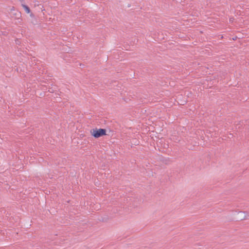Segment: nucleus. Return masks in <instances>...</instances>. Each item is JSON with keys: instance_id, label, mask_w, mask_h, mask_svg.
I'll list each match as a JSON object with an SVG mask.
<instances>
[{"instance_id": "f257e3e1", "label": "nucleus", "mask_w": 249, "mask_h": 249, "mask_svg": "<svg viewBox=\"0 0 249 249\" xmlns=\"http://www.w3.org/2000/svg\"><path fill=\"white\" fill-rule=\"evenodd\" d=\"M107 130L106 129L103 128H93L91 129L90 133L91 135L95 138H98L103 136L107 135Z\"/></svg>"}, {"instance_id": "f03ea898", "label": "nucleus", "mask_w": 249, "mask_h": 249, "mask_svg": "<svg viewBox=\"0 0 249 249\" xmlns=\"http://www.w3.org/2000/svg\"><path fill=\"white\" fill-rule=\"evenodd\" d=\"M247 213L246 211H240L237 214L236 221H241L246 219L247 217Z\"/></svg>"}, {"instance_id": "7ed1b4c3", "label": "nucleus", "mask_w": 249, "mask_h": 249, "mask_svg": "<svg viewBox=\"0 0 249 249\" xmlns=\"http://www.w3.org/2000/svg\"><path fill=\"white\" fill-rule=\"evenodd\" d=\"M12 15L15 17L17 19H19L21 17V13L18 11H15L14 7H13L11 9Z\"/></svg>"}, {"instance_id": "20e7f679", "label": "nucleus", "mask_w": 249, "mask_h": 249, "mask_svg": "<svg viewBox=\"0 0 249 249\" xmlns=\"http://www.w3.org/2000/svg\"><path fill=\"white\" fill-rule=\"evenodd\" d=\"M21 5L23 7L25 12L29 14L31 12V10H30V8L27 5L24 4V3H22Z\"/></svg>"}, {"instance_id": "39448f33", "label": "nucleus", "mask_w": 249, "mask_h": 249, "mask_svg": "<svg viewBox=\"0 0 249 249\" xmlns=\"http://www.w3.org/2000/svg\"><path fill=\"white\" fill-rule=\"evenodd\" d=\"M108 218H102L101 220L103 222H107V221Z\"/></svg>"}, {"instance_id": "423d86ee", "label": "nucleus", "mask_w": 249, "mask_h": 249, "mask_svg": "<svg viewBox=\"0 0 249 249\" xmlns=\"http://www.w3.org/2000/svg\"><path fill=\"white\" fill-rule=\"evenodd\" d=\"M22 3H23L24 2V0H19Z\"/></svg>"}, {"instance_id": "0eeeda50", "label": "nucleus", "mask_w": 249, "mask_h": 249, "mask_svg": "<svg viewBox=\"0 0 249 249\" xmlns=\"http://www.w3.org/2000/svg\"><path fill=\"white\" fill-rule=\"evenodd\" d=\"M33 16V14H31L30 15V16Z\"/></svg>"}]
</instances>
